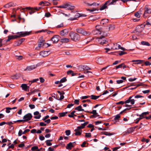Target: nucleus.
<instances>
[{
  "instance_id": "f257e3e1",
  "label": "nucleus",
  "mask_w": 151,
  "mask_h": 151,
  "mask_svg": "<svg viewBox=\"0 0 151 151\" xmlns=\"http://www.w3.org/2000/svg\"><path fill=\"white\" fill-rule=\"evenodd\" d=\"M31 32H21L17 33L18 35H10L8 37V39L6 40V42L10 41L11 39H14L17 38L21 37H24L26 36L30 35Z\"/></svg>"
},
{
  "instance_id": "f03ea898",
  "label": "nucleus",
  "mask_w": 151,
  "mask_h": 151,
  "mask_svg": "<svg viewBox=\"0 0 151 151\" xmlns=\"http://www.w3.org/2000/svg\"><path fill=\"white\" fill-rule=\"evenodd\" d=\"M69 36L72 40L75 42L79 41L80 38L79 34L73 31H71L69 33Z\"/></svg>"
},
{
  "instance_id": "7ed1b4c3",
  "label": "nucleus",
  "mask_w": 151,
  "mask_h": 151,
  "mask_svg": "<svg viewBox=\"0 0 151 151\" xmlns=\"http://www.w3.org/2000/svg\"><path fill=\"white\" fill-rule=\"evenodd\" d=\"M118 0H112L111 1L110 0H108L106 1L104 4L100 8V10H103L106 8H107V6H106L107 4L109 5H115L116 4V2Z\"/></svg>"
},
{
  "instance_id": "20e7f679",
  "label": "nucleus",
  "mask_w": 151,
  "mask_h": 151,
  "mask_svg": "<svg viewBox=\"0 0 151 151\" xmlns=\"http://www.w3.org/2000/svg\"><path fill=\"white\" fill-rule=\"evenodd\" d=\"M133 96H130L128 99L125 101H120L119 102L116 103V104H128L130 103L132 105H133L134 104L135 100L134 99H132V98L133 97Z\"/></svg>"
},
{
  "instance_id": "39448f33",
  "label": "nucleus",
  "mask_w": 151,
  "mask_h": 151,
  "mask_svg": "<svg viewBox=\"0 0 151 151\" xmlns=\"http://www.w3.org/2000/svg\"><path fill=\"white\" fill-rule=\"evenodd\" d=\"M76 31L77 32L82 34L84 35H89L91 34L90 32L84 30L82 28H78L76 29Z\"/></svg>"
},
{
  "instance_id": "423d86ee",
  "label": "nucleus",
  "mask_w": 151,
  "mask_h": 151,
  "mask_svg": "<svg viewBox=\"0 0 151 151\" xmlns=\"http://www.w3.org/2000/svg\"><path fill=\"white\" fill-rule=\"evenodd\" d=\"M96 41L97 42L99 43L102 45L106 43L107 42L104 36L101 37L97 38L96 39Z\"/></svg>"
},
{
  "instance_id": "0eeeda50",
  "label": "nucleus",
  "mask_w": 151,
  "mask_h": 151,
  "mask_svg": "<svg viewBox=\"0 0 151 151\" xmlns=\"http://www.w3.org/2000/svg\"><path fill=\"white\" fill-rule=\"evenodd\" d=\"M78 69L80 71H83L84 70H90L91 68L86 65H80L78 66Z\"/></svg>"
},
{
  "instance_id": "6e6552de",
  "label": "nucleus",
  "mask_w": 151,
  "mask_h": 151,
  "mask_svg": "<svg viewBox=\"0 0 151 151\" xmlns=\"http://www.w3.org/2000/svg\"><path fill=\"white\" fill-rule=\"evenodd\" d=\"M32 116L31 113H29L25 115L23 117L25 122L28 121L31 119Z\"/></svg>"
},
{
  "instance_id": "1a4fd4ad",
  "label": "nucleus",
  "mask_w": 151,
  "mask_h": 151,
  "mask_svg": "<svg viewBox=\"0 0 151 151\" xmlns=\"http://www.w3.org/2000/svg\"><path fill=\"white\" fill-rule=\"evenodd\" d=\"M150 113L148 111L144 112L142 113L141 114H137L136 115L137 116H139V117L137 118L139 121L144 118H145V117L144 116H147V115L149 114Z\"/></svg>"
},
{
  "instance_id": "9d476101",
  "label": "nucleus",
  "mask_w": 151,
  "mask_h": 151,
  "mask_svg": "<svg viewBox=\"0 0 151 151\" xmlns=\"http://www.w3.org/2000/svg\"><path fill=\"white\" fill-rule=\"evenodd\" d=\"M69 32V29H64L60 31V34L62 36H65L68 35Z\"/></svg>"
},
{
  "instance_id": "9b49d317",
  "label": "nucleus",
  "mask_w": 151,
  "mask_h": 151,
  "mask_svg": "<svg viewBox=\"0 0 151 151\" xmlns=\"http://www.w3.org/2000/svg\"><path fill=\"white\" fill-rule=\"evenodd\" d=\"M97 63L99 64H103L104 61V59L103 57H97L96 58Z\"/></svg>"
},
{
  "instance_id": "f8f14e48",
  "label": "nucleus",
  "mask_w": 151,
  "mask_h": 151,
  "mask_svg": "<svg viewBox=\"0 0 151 151\" xmlns=\"http://www.w3.org/2000/svg\"><path fill=\"white\" fill-rule=\"evenodd\" d=\"M114 50H117L121 49L123 50H125V49L121 46V45L118 44V43L114 44Z\"/></svg>"
},
{
  "instance_id": "ddd939ff",
  "label": "nucleus",
  "mask_w": 151,
  "mask_h": 151,
  "mask_svg": "<svg viewBox=\"0 0 151 151\" xmlns=\"http://www.w3.org/2000/svg\"><path fill=\"white\" fill-rule=\"evenodd\" d=\"M144 28L140 26H137L134 31L133 32V33H135V31L138 32H141L143 30Z\"/></svg>"
},
{
  "instance_id": "4468645a",
  "label": "nucleus",
  "mask_w": 151,
  "mask_h": 151,
  "mask_svg": "<svg viewBox=\"0 0 151 151\" xmlns=\"http://www.w3.org/2000/svg\"><path fill=\"white\" fill-rule=\"evenodd\" d=\"M150 13H151V9L148 7V5H146L145 7V12L144 16H145V14Z\"/></svg>"
},
{
  "instance_id": "2eb2a0df",
  "label": "nucleus",
  "mask_w": 151,
  "mask_h": 151,
  "mask_svg": "<svg viewBox=\"0 0 151 151\" xmlns=\"http://www.w3.org/2000/svg\"><path fill=\"white\" fill-rule=\"evenodd\" d=\"M22 9L24 10L26 9L30 10V11L29 12V13L30 14H31L34 13L35 12V9H33V8H31L30 7H26L25 8H23Z\"/></svg>"
},
{
  "instance_id": "dca6fc26",
  "label": "nucleus",
  "mask_w": 151,
  "mask_h": 151,
  "mask_svg": "<svg viewBox=\"0 0 151 151\" xmlns=\"http://www.w3.org/2000/svg\"><path fill=\"white\" fill-rule=\"evenodd\" d=\"M65 6H66V8H67L68 10H73L75 8V6L71 5L70 3H66Z\"/></svg>"
},
{
  "instance_id": "f3484780",
  "label": "nucleus",
  "mask_w": 151,
  "mask_h": 151,
  "mask_svg": "<svg viewBox=\"0 0 151 151\" xmlns=\"http://www.w3.org/2000/svg\"><path fill=\"white\" fill-rule=\"evenodd\" d=\"M49 54V51H43L41 52L40 53V55L43 57H45Z\"/></svg>"
},
{
  "instance_id": "a211bd4d",
  "label": "nucleus",
  "mask_w": 151,
  "mask_h": 151,
  "mask_svg": "<svg viewBox=\"0 0 151 151\" xmlns=\"http://www.w3.org/2000/svg\"><path fill=\"white\" fill-rule=\"evenodd\" d=\"M57 35H55L51 38V40L52 41L53 43H56L59 41L58 37Z\"/></svg>"
},
{
  "instance_id": "6ab92c4d",
  "label": "nucleus",
  "mask_w": 151,
  "mask_h": 151,
  "mask_svg": "<svg viewBox=\"0 0 151 151\" xmlns=\"http://www.w3.org/2000/svg\"><path fill=\"white\" fill-rule=\"evenodd\" d=\"M85 4L88 6H91L92 5L94 6H98L99 4L96 2H93L92 3H89L86 1H84L83 2Z\"/></svg>"
},
{
  "instance_id": "aec40b11",
  "label": "nucleus",
  "mask_w": 151,
  "mask_h": 151,
  "mask_svg": "<svg viewBox=\"0 0 151 151\" xmlns=\"http://www.w3.org/2000/svg\"><path fill=\"white\" fill-rule=\"evenodd\" d=\"M114 28V26L113 25L109 24L106 28V31H109L110 30H113Z\"/></svg>"
},
{
  "instance_id": "412c9836",
  "label": "nucleus",
  "mask_w": 151,
  "mask_h": 151,
  "mask_svg": "<svg viewBox=\"0 0 151 151\" xmlns=\"http://www.w3.org/2000/svg\"><path fill=\"white\" fill-rule=\"evenodd\" d=\"M36 67V66H35V65H32L31 66H28L24 70L31 71L35 69Z\"/></svg>"
},
{
  "instance_id": "4be33fe9",
  "label": "nucleus",
  "mask_w": 151,
  "mask_h": 151,
  "mask_svg": "<svg viewBox=\"0 0 151 151\" xmlns=\"http://www.w3.org/2000/svg\"><path fill=\"white\" fill-rule=\"evenodd\" d=\"M14 6V4L12 2H10L9 3L6 4L4 6V7L6 8H9L10 7L13 6Z\"/></svg>"
},
{
  "instance_id": "5701e85b",
  "label": "nucleus",
  "mask_w": 151,
  "mask_h": 151,
  "mask_svg": "<svg viewBox=\"0 0 151 151\" xmlns=\"http://www.w3.org/2000/svg\"><path fill=\"white\" fill-rule=\"evenodd\" d=\"M144 60H132V62H137V63H133L134 64H140L142 63H143V62H144Z\"/></svg>"
},
{
  "instance_id": "b1692460",
  "label": "nucleus",
  "mask_w": 151,
  "mask_h": 151,
  "mask_svg": "<svg viewBox=\"0 0 151 151\" xmlns=\"http://www.w3.org/2000/svg\"><path fill=\"white\" fill-rule=\"evenodd\" d=\"M108 22L109 20L108 19H103L101 20V24L103 25H104L108 23Z\"/></svg>"
},
{
  "instance_id": "393cba45",
  "label": "nucleus",
  "mask_w": 151,
  "mask_h": 151,
  "mask_svg": "<svg viewBox=\"0 0 151 151\" xmlns=\"http://www.w3.org/2000/svg\"><path fill=\"white\" fill-rule=\"evenodd\" d=\"M61 40L62 43H67L70 42V40L68 38H64L61 39Z\"/></svg>"
},
{
  "instance_id": "a878e982",
  "label": "nucleus",
  "mask_w": 151,
  "mask_h": 151,
  "mask_svg": "<svg viewBox=\"0 0 151 151\" xmlns=\"http://www.w3.org/2000/svg\"><path fill=\"white\" fill-rule=\"evenodd\" d=\"M101 133L102 134L105 135L106 136H109L113 135L115 134V133L114 132L110 133V132H101Z\"/></svg>"
},
{
  "instance_id": "bb28decb",
  "label": "nucleus",
  "mask_w": 151,
  "mask_h": 151,
  "mask_svg": "<svg viewBox=\"0 0 151 151\" xmlns=\"http://www.w3.org/2000/svg\"><path fill=\"white\" fill-rule=\"evenodd\" d=\"M73 146L72 142H70L68 144L67 146H66V148L68 150H71L72 148L73 147Z\"/></svg>"
},
{
  "instance_id": "cd10ccee",
  "label": "nucleus",
  "mask_w": 151,
  "mask_h": 151,
  "mask_svg": "<svg viewBox=\"0 0 151 151\" xmlns=\"http://www.w3.org/2000/svg\"><path fill=\"white\" fill-rule=\"evenodd\" d=\"M140 86V85L139 84H137V86H136V85H132L131 86H130L128 87H129V89L130 90H133L134 89H135L137 87H138L139 86Z\"/></svg>"
},
{
  "instance_id": "c85d7f7f",
  "label": "nucleus",
  "mask_w": 151,
  "mask_h": 151,
  "mask_svg": "<svg viewBox=\"0 0 151 151\" xmlns=\"http://www.w3.org/2000/svg\"><path fill=\"white\" fill-rule=\"evenodd\" d=\"M75 110H77L78 111H84V109H82V106H81V105H80L78 106H77L75 108Z\"/></svg>"
},
{
  "instance_id": "c756f323",
  "label": "nucleus",
  "mask_w": 151,
  "mask_h": 151,
  "mask_svg": "<svg viewBox=\"0 0 151 151\" xmlns=\"http://www.w3.org/2000/svg\"><path fill=\"white\" fill-rule=\"evenodd\" d=\"M76 111H74L72 112H71L70 114H69L68 115V116L71 118L73 117L74 116H76V115L74 114V113H75Z\"/></svg>"
},
{
  "instance_id": "7c9ffc66",
  "label": "nucleus",
  "mask_w": 151,
  "mask_h": 151,
  "mask_svg": "<svg viewBox=\"0 0 151 151\" xmlns=\"http://www.w3.org/2000/svg\"><path fill=\"white\" fill-rule=\"evenodd\" d=\"M93 33L94 34H100L101 32L99 29H96L93 31Z\"/></svg>"
},
{
  "instance_id": "2f4dec72",
  "label": "nucleus",
  "mask_w": 151,
  "mask_h": 151,
  "mask_svg": "<svg viewBox=\"0 0 151 151\" xmlns=\"http://www.w3.org/2000/svg\"><path fill=\"white\" fill-rule=\"evenodd\" d=\"M141 44L143 45H146L147 46H150V44L149 42L144 41H142L141 42Z\"/></svg>"
},
{
  "instance_id": "473e14b6",
  "label": "nucleus",
  "mask_w": 151,
  "mask_h": 151,
  "mask_svg": "<svg viewBox=\"0 0 151 151\" xmlns=\"http://www.w3.org/2000/svg\"><path fill=\"white\" fill-rule=\"evenodd\" d=\"M21 87L22 88V89L25 91L26 90L27 88V85L25 84H22L21 86Z\"/></svg>"
},
{
  "instance_id": "72a5a7b5",
  "label": "nucleus",
  "mask_w": 151,
  "mask_h": 151,
  "mask_svg": "<svg viewBox=\"0 0 151 151\" xmlns=\"http://www.w3.org/2000/svg\"><path fill=\"white\" fill-rule=\"evenodd\" d=\"M101 95H100V96H96L94 95H91V99H92L96 100L97 99L99 98Z\"/></svg>"
},
{
  "instance_id": "f704fd0d",
  "label": "nucleus",
  "mask_w": 151,
  "mask_h": 151,
  "mask_svg": "<svg viewBox=\"0 0 151 151\" xmlns=\"http://www.w3.org/2000/svg\"><path fill=\"white\" fill-rule=\"evenodd\" d=\"M135 130V128L132 127L131 128H129L127 129V132L128 133H130L132 132Z\"/></svg>"
},
{
  "instance_id": "c9c22d12",
  "label": "nucleus",
  "mask_w": 151,
  "mask_h": 151,
  "mask_svg": "<svg viewBox=\"0 0 151 151\" xmlns=\"http://www.w3.org/2000/svg\"><path fill=\"white\" fill-rule=\"evenodd\" d=\"M22 44L20 40L15 42L14 44V46H17L20 45Z\"/></svg>"
},
{
  "instance_id": "e433bc0d",
  "label": "nucleus",
  "mask_w": 151,
  "mask_h": 151,
  "mask_svg": "<svg viewBox=\"0 0 151 151\" xmlns=\"http://www.w3.org/2000/svg\"><path fill=\"white\" fill-rule=\"evenodd\" d=\"M19 77L17 74H15L11 76V78L13 79H17Z\"/></svg>"
},
{
  "instance_id": "4c0bfd02",
  "label": "nucleus",
  "mask_w": 151,
  "mask_h": 151,
  "mask_svg": "<svg viewBox=\"0 0 151 151\" xmlns=\"http://www.w3.org/2000/svg\"><path fill=\"white\" fill-rule=\"evenodd\" d=\"M88 122H84V123L82 124L81 126L82 127L83 129L88 124Z\"/></svg>"
},
{
  "instance_id": "58836bf2",
  "label": "nucleus",
  "mask_w": 151,
  "mask_h": 151,
  "mask_svg": "<svg viewBox=\"0 0 151 151\" xmlns=\"http://www.w3.org/2000/svg\"><path fill=\"white\" fill-rule=\"evenodd\" d=\"M67 113V112H65L59 113V114L60 116V117H63L65 116L66 114Z\"/></svg>"
},
{
  "instance_id": "ea45409f",
  "label": "nucleus",
  "mask_w": 151,
  "mask_h": 151,
  "mask_svg": "<svg viewBox=\"0 0 151 151\" xmlns=\"http://www.w3.org/2000/svg\"><path fill=\"white\" fill-rule=\"evenodd\" d=\"M74 131L76 132L75 134L76 136L80 135L81 134V132L79 131Z\"/></svg>"
},
{
  "instance_id": "a19ab883",
  "label": "nucleus",
  "mask_w": 151,
  "mask_h": 151,
  "mask_svg": "<svg viewBox=\"0 0 151 151\" xmlns=\"http://www.w3.org/2000/svg\"><path fill=\"white\" fill-rule=\"evenodd\" d=\"M67 81L65 77H64L62 78L60 81V83H61L65 82Z\"/></svg>"
},
{
  "instance_id": "79ce46f5",
  "label": "nucleus",
  "mask_w": 151,
  "mask_h": 151,
  "mask_svg": "<svg viewBox=\"0 0 151 151\" xmlns=\"http://www.w3.org/2000/svg\"><path fill=\"white\" fill-rule=\"evenodd\" d=\"M120 116L119 115V114H118L116 115L114 118V120H119V118H120Z\"/></svg>"
},
{
  "instance_id": "37998d69",
  "label": "nucleus",
  "mask_w": 151,
  "mask_h": 151,
  "mask_svg": "<svg viewBox=\"0 0 151 151\" xmlns=\"http://www.w3.org/2000/svg\"><path fill=\"white\" fill-rule=\"evenodd\" d=\"M85 136L87 138L90 137H91V134L90 133H86Z\"/></svg>"
},
{
  "instance_id": "c03bdc74",
  "label": "nucleus",
  "mask_w": 151,
  "mask_h": 151,
  "mask_svg": "<svg viewBox=\"0 0 151 151\" xmlns=\"http://www.w3.org/2000/svg\"><path fill=\"white\" fill-rule=\"evenodd\" d=\"M45 142L46 144V145L47 146H50L52 145V143L50 142H49V140H46L45 141Z\"/></svg>"
},
{
  "instance_id": "a18cd8bd",
  "label": "nucleus",
  "mask_w": 151,
  "mask_h": 151,
  "mask_svg": "<svg viewBox=\"0 0 151 151\" xmlns=\"http://www.w3.org/2000/svg\"><path fill=\"white\" fill-rule=\"evenodd\" d=\"M124 65V63H122L116 67V69H117L119 68H121L123 67V66Z\"/></svg>"
},
{
  "instance_id": "49530a36",
  "label": "nucleus",
  "mask_w": 151,
  "mask_h": 151,
  "mask_svg": "<svg viewBox=\"0 0 151 151\" xmlns=\"http://www.w3.org/2000/svg\"><path fill=\"white\" fill-rule=\"evenodd\" d=\"M87 11H89L90 12H92L96 10V8H93L92 9H87Z\"/></svg>"
},
{
  "instance_id": "de8ad7c7",
  "label": "nucleus",
  "mask_w": 151,
  "mask_h": 151,
  "mask_svg": "<svg viewBox=\"0 0 151 151\" xmlns=\"http://www.w3.org/2000/svg\"><path fill=\"white\" fill-rule=\"evenodd\" d=\"M6 112L7 113H9L10 112V110H11V108L10 107H6Z\"/></svg>"
},
{
  "instance_id": "09e8293b",
  "label": "nucleus",
  "mask_w": 151,
  "mask_h": 151,
  "mask_svg": "<svg viewBox=\"0 0 151 151\" xmlns=\"http://www.w3.org/2000/svg\"><path fill=\"white\" fill-rule=\"evenodd\" d=\"M65 133L67 136H69L70 134V130H66L65 131Z\"/></svg>"
},
{
  "instance_id": "8fccbe9b",
  "label": "nucleus",
  "mask_w": 151,
  "mask_h": 151,
  "mask_svg": "<svg viewBox=\"0 0 151 151\" xmlns=\"http://www.w3.org/2000/svg\"><path fill=\"white\" fill-rule=\"evenodd\" d=\"M82 129L83 128L81 126H78L77 127V128L74 130V131H80V130Z\"/></svg>"
},
{
  "instance_id": "3c124183",
  "label": "nucleus",
  "mask_w": 151,
  "mask_h": 151,
  "mask_svg": "<svg viewBox=\"0 0 151 151\" xmlns=\"http://www.w3.org/2000/svg\"><path fill=\"white\" fill-rule=\"evenodd\" d=\"M65 3L63 4L62 5H60L58 6L59 8H66V6H65Z\"/></svg>"
},
{
  "instance_id": "603ef678",
  "label": "nucleus",
  "mask_w": 151,
  "mask_h": 151,
  "mask_svg": "<svg viewBox=\"0 0 151 151\" xmlns=\"http://www.w3.org/2000/svg\"><path fill=\"white\" fill-rule=\"evenodd\" d=\"M134 15L137 18H139L140 17L139 13L138 12L135 13L134 14Z\"/></svg>"
},
{
  "instance_id": "864d4df0",
  "label": "nucleus",
  "mask_w": 151,
  "mask_h": 151,
  "mask_svg": "<svg viewBox=\"0 0 151 151\" xmlns=\"http://www.w3.org/2000/svg\"><path fill=\"white\" fill-rule=\"evenodd\" d=\"M38 147L37 146H35L32 147L31 148V150L32 151H34L35 150L38 149Z\"/></svg>"
},
{
  "instance_id": "5fc2aeb1",
  "label": "nucleus",
  "mask_w": 151,
  "mask_h": 151,
  "mask_svg": "<svg viewBox=\"0 0 151 151\" xmlns=\"http://www.w3.org/2000/svg\"><path fill=\"white\" fill-rule=\"evenodd\" d=\"M38 81H39V79L37 78L36 79H34L33 80L29 81V82H31V83H34L35 82H37Z\"/></svg>"
},
{
  "instance_id": "6e6d98bb",
  "label": "nucleus",
  "mask_w": 151,
  "mask_h": 151,
  "mask_svg": "<svg viewBox=\"0 0 151 151\" xmlns=\"http://www.w3.org/2000/svg\"><path fill=\"white\" fill-rule=\"evenodd\" d=\"M145 64L146 66H149L151 65V63L148 61H146L145 62Z\"/></svg>"
},
{
  "instance_id": "4d7b16f0",
  "label": "nucleus",
  "mask_w": 151,
  "mask_h": 151,
  "mask_svg": "<svg viewBox=\"0 0 151 151\" xmlns=\"http://www.w3.org/2000/svg\"><path fill=\"white\" fill-rule=\"evenodd\" d=\"M39 41L40 43H44V40L43 39V37H41L39 39Z\"/></svg>"
},
{
  "instance_id": "13d9d810",
  "label": "nucleus",
  "mask_w": 151,
  "mask_h": 151,
  "mask_svg": "<svg viewBox=\"0 0 151 151\" xmlns=\"http://www.w3.org/2000/svg\"><path fill=\"white\" fill-rule=\"evenodd\" d=\"M90 113L93 114L94 115H96V113H97L96 110H93L91 111H90Z\"/></svg>"
},
{
  "instance_id": "bf43d9fd",
  "label": "nucleus",
  "mask_w": 151,
  "mask_h": 151,
  "mask_svg": "<svg viewBox=\"0 0 151 151\" xmlns=\"http://www.w3.org/2000/svg\"><path fill=\"white\" fill-rule=\"evenodd\" d=\"M22 134H23L22 130L21 129L19 130L18 132V136H20Z\"/></svg>"
},
{
  "instance_id": "052dcab7",
  "label": "nucleus",
  "mask_w": 151,
  "mask_h": 151,
  "mask_svg": "<svg viewBox=\"0 0 151 151\" xmlns=\"http://www.w3.org/2000/svg\"><path fill=\"white\" fill-rule=\"evenodd\" d=\"M79 100L78 99H75L74 101V103L77 105L79 104Z\"/></svg>"
},
{
  "instance_id": "680f3d73",
  "label": "nucleus",
  "mask_w": 151,
  "mask_h": 151,
  "mask_svg": "<svg viewBox=\"0 0 151 151\" xmlns=\"http://www.w3.org/2000/svg\"><path fill=\"white\" fill-rule=\"evenodd\" d=\"M29 106L31 109H34L35 107V106L34 104H29Z\"/></svg>"
},
{
  "instance_id": "e2e57ef3",
  "label": "nucleus",
  "mask_w": 151,
  "mask_h": 151,
  "mask_svg": "<svg viewBox=\"0 0 151 151\" xmlns=\"http://www.w3.org/2000/svg\"><path fill=\"white\" fill-rule=\"evenodd\" d=\"M46 124L44 122H40V125L41 126H46Z\"/></svg>"
},
{
  "instance_id": "0e129e2a",
  "label": "nucleus",
  "mask_w": 151,
  "mask_h": 151,
  "mask_svg": "<svg viewBox=\"0 0 151 151\" xmlns=\"http://www.w3.org/2000/svg\"><path fill=\"white\" fill-rule=\"evenodd\" d=\"M123 82V81L122 80H118L116 81V82L117 84H120L122 83Z\"/></svg>"
},
{
  "instance_id": "69168bd1",
  "label": "nucleus",
  "mask_w": 151,
  "mask_h": 151,
  "mask_svg": "<svg viewBox=\"0 0 151 151\" xmlns=\"http://www.w3.org/2000/svg\"><path fill=\"white\" fill-rule=\"evenodd\" d=\"M120 62H121V61H120V60L116 61L114 62L113 63V65H116V64H118V63H120Z\"/></svg>"
},
{
  "instance_id": "338daca9",
  "label": "nucleus",
  "mask_w": 151,
  "mask_h": 151,
  "mask_svg": "<svg viewBox=\"0 0 151 151\" xmlns=\"http://www.w3.org/2000/svg\"><path fill=\"white\" fill-rule=\"evenodd\" d=\"M51 15V14L49 12L46 13L45 14V16L46 17H49Z\"/></svg>"
},
{
  "instance_id": "774afa93",
  "label": "nucleus",
  "mask_w": 151,
  "mask_h": 151,
  "mask_svg": "<svg viewBox=\"0 0 151 151\" xmlns=\"http://www.w3.org/2000/svg\"><path fill=\"white\" fill-rule=\"evenodd\" d=\"M144 116L145 117V118H146V119L148 120L151 119V115L148 116Z\"/></svg>"
}]
</instances>
